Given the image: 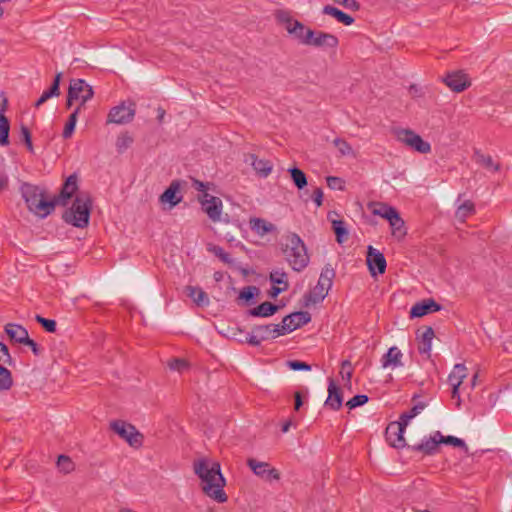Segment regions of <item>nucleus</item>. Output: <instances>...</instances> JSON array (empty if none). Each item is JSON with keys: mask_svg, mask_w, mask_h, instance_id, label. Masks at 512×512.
Listing matches in <instances>:
<instances>
[{"mask_svg": "<svg viewBox=\"0 0 512 512\" xmlns=\"http://www.w3.org/2000/svg\"><path fill=\"white\" fill-rule=\"evenodd\" d=\"M194 473L201 479L202 490L211 499L224 503L228 497L224 491L226 480L218 462L209 463L205 458L194 461Z\"/></svg>", "mask_w": 512, "mask_h": 512, "instance_id": "obj_1", "label": "nucleus"}, {"mask_svg": "<svg viewBox=\"0 0 512 512\" xmlns=\"http://www.w3.org/2000/svg\"><path fill=\"white\" fill-rule=\"evenodd\" d=\"M194 473L201 479L202 490L211 499L224 503L228 497L224 491L226 480L218 462L209 463L205 458L194 461Z\"/></svg>", "mask_w": 512, "mask_h": 512, "instance_id": "obj_2", "label": "nucleus"}, {"mask_svg": "<svg viewBox=\"0 0 512 512\" xmlns=\"http://www.w3.org/2000/svg\"><path fill=\"white\" fill-rule=\"evenodd\" d=\"M282 251L294 271L300 272L308 266L310 259L307 248L298 234L290 233L286 236Z\"/></svg>", "mask_w": 512, "mask_h": 512, "instance_id": "obj_3", "label": "nucleus"}, {"mask_svg": "<svg viewBox=\"0 0 512 512\" xmlns=\"http://www.w3.org/2000/svg\"><path fill=\"white\" fill-rule=\"evenodd\" d=\"M20 191L29 211L40 218H45L54 211V203L44 198V192L38 186L23 183Z\"/></svg>", "mask_w": 512, "mask_h": 512, "instance_id": "obj_4", "label": "nucleus"}, {"mask_svg": "<svg viewBox=\"0 0 512 512\" xmlns=\"http://www.w3.org/2000/svg\"><path fill=\"white\" fill-rule=\"evenodd\" d=\"M92 209V199L88 193H80L74 199L72 206L63 214L66 223L77 228H85L89 224Z\"/></svg>", "mask_w": 512, "mask_h": 512, "instance_id": "obj_5", "label": "nucleus"}, {"mask_svg": "<svg viewBox=\"0 0 512 512\" xmlns=\"http://www.w3.org/2000/svg\"><path fill=\"white\" fill-rule=\"evenodd\" d=\"M335 270L327 264L321 271L317 285L304 295L305 306L315 305L325 299L332 287Z\"/></svg>", "mask_w": 512, "mask_h": 512, "instance_id": "obj_6", "label": "nucleus"}, {"mask_svg": "<svg viewBox=\"0 0 512 512\" xmlns=\"http://www.w3.org/2000/svg\"><path fill=\"white\" fill-rule=\"evenodd\" d=\"M94 91L84 79H72L69 84L66 107L71 108L74 101H80L77 107L80 111L85 107L88 100L92 99Z\"/></svg>", "mask_w": 512, "mask_h": 512, "instance_id": "obj_7", "label": "nucleus"}, {"mask_svg": "<svg viewBox=\"0 0 512 512\" xmlns=\"http://www.w3.org/2000/svg\"><path fill=\"white\" fill-rule=\"evenodd\" d=\"M113 432L125 440L131 447L139 448L143 445L144 436L136 429V427L123 420H114L110 423Z\"/></svg>", "mask_w": 512, "mask_h": 512, "instance_id": "obj_8", "label": "nucleus"}, {"mask_svg": "<svg viewBox=\"0 0 512 512\" xmlns=\"http://www.w3.org/2000/svg\"><path fill=\"white\" fill-rule=\"evenodd\" d=\"M394 134L399 142L421 154L431 152L430 143L423 140L420 135L411 129L399 128L394 131Z\"/></svg>", "mask_w": 512, "mask_h": 512, "instance_id": "obj_9", "label": "nucleus"}, {"mask_svg": "<svg viewBox=\"0 0 512 512\" xmlns=\"http://www.w3.org/2000/svg\"><path fill=\"white\" fill-rule=\"evenodd\" d=\"M339 45L338 38L331 33L324 31H315L311 29V32L307 34L306 46H312L316 48H332L335 49Z\"/></svg>", "mask_w": 512, "mask_h": 512, "instance_id": "obj_10", "label": "nucleus"}, {"mask_svg": "<svg viewBox=\"0 0 512 512\" xmlns=\"http://www.w3.org/2000/svg\"><path fill=\"white\" fill-rule=\"evenodd\" d=\"M135 116V104L130 103L128 106L121 103L110 109L107 123L127 124L130 123Z\"/></svg>", "mask_w": 512, "mask_h": 512, "instance_id": "obj_11", "label": "nucleus"}, {"mask_svg": "<svg viewBox=\"0 0 512 512\" xmlns=\"http://www.w3.org/2000/svg\"><path fill=\"white\" fill-rule=\"evenodd\" d=\"M311 321V314L307 311H297L285 316L281 324L283 335L301 328Z\"/></svg>", "mask_w": 512, "mask_h": 512, "instance_id": "obj_12", "label": "nucleus"}, {"mask_svg": "<svg viewBox=\"0 0 512 512\" xmlns=\"http://www.w3.org/2000/svg\"><path fill=\"white\" fill-rule=\"evenodd\" d=\"M247 466L253 471V473L266 480V481H278L280 479L279 471L271 467L268 462H261L254 458H249L247 460Z\"/></svg>", "mask_w": 512, "mask_h": 512, "instance_id": "obj_13", "label": "nucleus"}, {"mask_svg": "<svg viewBox=\"0 0 512 512\" xmlns=\"http://www.w3.org/2000/svg\"><path fill=\"white\" fill-rule=\"evenodd\" d=\"M405 429L406 427L398 421L388 424L385 430V438L391 447L401 449L408 446L404 438Z\"/></svg>", "mask_w": 512, "mask_h": 512, "instance_id": "obj_14", "label": "nucleus"}, {"mask_svg": "<svg viewBox=\"0 0 512 512\" xmlns=\"http://www.w3.org/2000/svg\"><path fill=\"white\" fill-rule=\"evenodd\" d=\"M366 263L372 276L384 274L386 271L387 263L384 254L371 245L367 248Z\"/></svg>", "mask_w": 512, "mask_h": 512, "instance_id": "obj_15", "label": "nucleus"}, {"mask_svg": "<svg viewBox=\"0 0 512 512\" xmlns=\"http://www.w3.org/2000/svg\"><path fill=\"white\" fill-rule=\"evenodd\" d=\"M78 189V177L76 174H71L61 187V190L57 196L52 199L54 208L56 205L66 206L69 199Z\"/></svg>", "mask_w": 512, "mask_h": 512, "instance_id": "obj_16", "label": "nucleus"}, {"mask_svg": "<svg viewBox=\"0 0 512 512\" xmlns=\"http://www.w3.org/2000/svg\"><path fill=\"white\" fill-rule=\"evenodd\" d=\"M443 82L456 93H460L470 87L471 82L466 73L463 71H453L447 73Z\"/></svg>", "mask_w": 512, "mask_h": 512, "instance_id": "obj_17", "label": "nucleus"}, {"mask_svg": "<svg viewBox=\"0 0 512 512\" xmlns=\"http://www.w3.org/2000/svg\"><path fill=\"white\" fill-rule=\"evenodd\" d=\"M203 211L213 221H220L222 213V201L215 196H209L208 198H199Z\"/></svg>", "mask_w": 512, "mask_h": 512, "instance_id": "obj_18", "label": "nucleus"}, {"mask_svg": "<svg viewBox=\"0 0 512 512\" xmlns=\"http://www.w3.org/2000/svg\"><path fill=\"white\" fill-rule=\"evenodd\" d=\"M407 448L413 452H420L423 455H435L439 451V441L436 432L429 437L422 439L420 443L409 445Z\"/></svg>", "mask_w": 512, "mask_h": 512, "instance_id": "obj_19", "label": "nucleus"}, {"mask_svg": "<svg viewBox=\"0 0 512 512\" xmlns=\"http://www.w3.org/2000/svg\"><path fill=\"white\" fill-rule=\"evenodd\" d=\"M440 310L441 305L438 304L434 299L429 298L415 303L410 309L409 314L410 318H419Z\"/></svg>", "mask_w": 512, "mask_h": 512, "instance_id": "obj_20", "label": "nucleus"}, {"mask_svg": "<svg viewBox=\"0 0 512 512\" xmlns=\"http://www.w3.org/2000/svg\"><path fill=\"white\" fill-rule=\"evenodd\" d=\"M274 16L279 24L284 25L289 35L295 33L296 29L301 28V22L299 20L293 19L291 12L288 10L278 9L275 11Z\"/></svg>", "mask_w": 512, "mask_h": 512, "instance_id": "obj_21", "label": "nucleus"}, {"mask_svg": "<svg viewBox=\"0 0 512 512\" xmlns=\"http://www.w3.org/2000/svg\"><path fill=\"white\" fill-rule=\"evenodd\" d=\"M343 396L341 389L335 384L332 378L329 379L328 397L325 405L334 411H338L342 407Z\"/></svg>", "mask_w": 512, "mask_h": 512, "instance_id": "obj_22", "label": "nucleus"}, {"mask_svg": "<svg viewBox=\"0 0 512 512\" xmlns=\"http://www.w3.org/2000/svg\"><path fill=\"white\" fill-rule=\"evenodd\" d=\"M246 163H249L260 177H267L272 171V163L266 159H259L255 154L245 156Z\"/></svg>", "mask_w": 512, "mask_h": 512, "instance_id": "obj_23", "label": "nucleus"}, {"mask_svg": "<svg viewBox=\"0 0 512 512\" xmlns=\"http://www.w3.org/2000/svg\"><path fill=\"white\" fill-rule=\"evenodd\" d=\"M180 182L174 180L169 187L161 194L159 200L162 203H169L170 207H174L182 201V196L179 195Z\"/></svg>", "mask_w": 512, "mask_h": 512, "instance_id": "obj_24", "label": "nucleus"}, {"mask_svg": "<svg viewBox=\"0 0 512 512\" xmlns=\"http://www.w3.org/2000/svg\"><path fill=\"white\" fill-rule=\"evenodd\" d=\"M4 330L11 341L19 344H24L29 338L26 328L16 323H7Z\"/></svg>", "mask_w": 512, "mask_h": 512, "instance_id": "obj_25", "label": "nucleus"}, {"mask_svg": "<svg viewBox=\"0 0 512 512\" xmlns=\"http://www.w3.org/2000/svg\"><path fill=\"white\" fill-rule=\"evenodd\" d=\"M402 352L396 347H390L388 351L381 358V365L383 368H397L403 366Z\"/></svg>", "mask_w": 512, "mask_h": 512, "instance_id": "obj_26", "label": "nucleus"}, {"mask_svg": "<svg viewBox=\"0 0 512 512\" xmlns=\"http://www.w3.org/2000/svg\"><path fill=\"white\" fill-rule=\"evenodd\" d=\"M253 333H257L262 341L283 335L280 324L258 325L253 328Z\"/></svg>", "mask_w": 512, "mask_h": 512, "instance_id": "obj_27", "label": "nucleus"}, {"mask_svg": "<svg viewBox=\"0 0 512 512\" xmlns=\"http://www.w3.org/2000/svg\"><path fill=\"white\" fill-rule=\"evenodd\" d=\"M249 227L255 234L261 237L276 230L274 224L257 217L250 218Z\"/></svg>", "mask_w": 512, "mask_h": 512, "instance_id": "obj_28", "label": "nucleus"}, {"mask_svg": "<svg viewBox=\"0 0 512 512\" xmlns=\"http://www.w3.org/2000/svg\"><path fill=\"white\" fill-rule=\"evenodd\" d=\"M419 345L418 351L422 355H426L428 358L430 357L431 349H432V340L434 338V330L432 327H426L422 334L418 337Z\"/></svg>", "mask_w": 512, "mask_h": 512, "instance_id": "obj_29", "label": "nucleus"}, {"mask_svg": "<svg viewBox=\"0 0 512 512\" xmlns=\"http://www.w3.org/2000/svg\"><path fill=\"white\" fill-rule=\"evenodd\" d=\"M279 310V306L265 301L255 308L248 310V315L252 317H270Z\"/></svg>", "mask_w": 512, "mask_h": 512, "instance_id": "obj_30", "label": "nucleus"}, {"mask_svg": "<svg viewBox=\"0 0 512 512\" xmlns=\"http://www.w3.org/2000/svg\"><path fill=\"white\" fill-rule=\"evenodd\" d=\"M388 222L392 230V235L398 240L404 238L407 232L404 220L400 217L398 211L392 214L391 218L388 219Z\"/></svg>", "mask_w": 512, "mask_h": 512, "instance_id": "obj_31", "label": "nucleus"}, {"mask_svg": "<svg viewBox=\"0 0 512 512\" xmlns=\"http://www.w3.org/2000/svg\"><path fill=\"white\" fill-rule=\"evenodd\" d=\"M322 13L334 17L338 22L347 26L354 23V18L352 16L331 5L324 6Z\"/></svg>", "mask_w": 512, "mask_h": 512, "instance_id": "obj_32", "label": "nucleus"}, {"mask_svg": "<svg viewBox=\"0 0 512 512\" xmlns=\"http://www.w3.org/2000/svg\"><path fill=\"white\" fill-rule=\"evenodd\" d=\"M332 212L328 213V219L331 220L333 232L336 235V241L342 244L348 239V230L346 229L345 222L343 220H336L331 218ZM333 214L337 215L336 212Z\"/></svg>", "mask_w": 512, "mask_h": 512, "instance_id": "obj_33", "label": "nucleus"}, {"mask_svg": "<svg viewBox=\"0 0 512 512\" xmlns=\"http://www.w3.org/2000/svg\"><path fill=\"white\" fill-rule=\"evenodd\" d=\"M186 290L188 292L187 293L188 296L190 298H192L194 303L197 304L198 306H207L209 304L208 295L201 288L194 287V286H187Z\"/></svg>", "mask_w": 512, "mask_h": 512, "instance_id": "obj_34", "label": "nucleus"}, {"mask_svg": "<svg viewBox=\"0 0 512 512\" xmlns=\"http://www.w3.org/2000/svg\"><path fill=\"white\" fill-rule=\"evenodd\" d=\"M288 172L291 176L293 184L297 189L302 190L308 184L306 174L297 167H291L288 169Z\"/></svg>", "mask_w": 512, "mask_h": 512, "instance_id": "obj_35", "label": "nucleus"}, {"mask_svg": "<svg viewBox=\"0 0 512 512\" xmlns=\"http://www.w3.org/2000/svg\"><path fill=\"white\" fill-rule=\"evenodd\" d=\"M269 280L276 286L285 287V290L289 288L288 275L282 269H275L270 272Z\"/></svg>", "mask_w": 512, "mask_h": 512, "instance_id": "obj_36", "label": "nucleus"}, {"mask_svg": "<svg viewBox=\"0 0 512 512\" xmlns=\"http://www.w3.org/2000/svg\"><path fill=\"white\" fill-rule=\"evenodd\" d=\"M467 368L464 364H456L448 377L450 385H461L463 379L467 376Z\"/></svg>", "mask_w": 512, "mask_h": 512, "instance_id": "obj_37", "label": "nucleus"}, {"mask_svg": "<svg viewBox=\"0 0 512 512\" xmlns=\"http://www.w3.org/2000/svg\"><path fill=\"white\" fill-rule=\"evenodd\" d=\"M370 208H372V213L374 215H379L386 220L391 218L392 214H394L397 211L394 207L379 202L371 203Z\"/></svg>", "mask_w": 512, "mask_h": 512, "instance_id": "obj_38", "label": "nucleus"}, {"mask_svg": "<svg viewBox=\"0 0 512 512\" xmlns=\"http://www.w3.org/2000/svg\"><path fill=\"white\" fill-rule=\"evenodd\" d=\"M80 112V107H76L74 111L70 114L62 133L64 139H69L73 135L77 123V118Z\"/></svg>", "mask_w": 512, "mask_h": 512, "instance_id": "obj_39", "label": "nucleus"}, {"mask_svg": "<svg viewBox=\"0 0 512 512\" xmlns=\"http://www.w3.org/2000/svg\"><path fill=\"white\" fill-rule=\"evenodd\" d=\"M436 437L438 438L439 445L440 444L452 445L454 447H461V448H464L465 450H468L466 443L460 438H457V437L451 436V435L444 436L441 434L440 431H436Z\"/></svg>", "mask_w": 512, "mask_h": 512, "instance_id": "obj_40", "label": "nucleus"}, {"mask_svg": "<svg viewBox=\"0 0 512 512\" xmlns=\"http://www.w3.org/2000/svg\"><path fill=\"white\" fill-rule=\"evenodd\" d=\"M474 159L476 163L484 166L485 168H493L494 171H498L500 169L499 164H494V161L490 155H485L481 153L480 150L474 151Z\"/></svg>", "mask_w": 512, "mask_h": 512, "instance_id": "obj_41", "label": "nucleus"}, {"mask_svg": "<svg viewBox=\"0 0 512 512\" xmlns=\"http://www.w3.org/2000/svg\"><path fill=\"white\" fill-rule=\"evenodd\" d=\"M260 293V289L256 286L250 285L244 287L238 296L239 300H243L247 305L253 302V299L258 296Z\"/></svg>", "mask_w": 512, "mask_h": 512, "instance_id": "obj_42", "label": "nucleus"}, {"mask_svg": "<svg viewBox=\"0 0 512 512\" xmlns=\"http://www.w3.org/2000/svg\"><path fill=\"white\" fill-rule=\"evenodd\" d=\"M134 142L133 137L128 132L121 133L116 140V149L119 154L124 153Z\"/></svg>", "mask_w": 512, "mask_h": 512, "instance_id": "obj_43", "label": "nucleus"}, {"mask_svg": "<svg viewBox=\"0 0 512 512\" xmlns=\"http://www.w3.org/2000/svg\"><path fill=\"white\" fill-rule=\"evenodd\" d=\"M425 407L424 403H418L414 405L409 411L401 414L399 421L404 427H407L410 420L420 413Z\"/></svg>", "mask_w": 512, "mask_h": 512, "instance_id": "obj_44", "label": "nucleus"}, {"mask_svg": "<svg viewBox=\"0 0 512 512\" xmlns=\"http://www.w3.org/2000/svg\"><path fill=\"white\" fill-rule=\"evenodd\" d=\"M13 386V378L11 371L0 364V389L3 391L9 390Z\"/></svg>", "mask_w": 512, "mask_h": 512, "instance_id": "obj_45", "label": "nucleus"}, {"mask_svg": "<svg viewBox=\"0 0 512 512\" xmlns=\"http://www.w3.org/2000/svg\"><path fill=\"white\" fill-rule=\"evenodd\" d=\"M10 123L5 115H0V145L7 146L9 144Z\"/></svg>", "mask_w": 512, "mask_h": 512, "instance_id": "obj_46", "label": "nucleus"}, {"mask_svg": "<svg viewBox=\"0 0 512 512\" xmlns=\"http://www.w3.org/2000/svg\"><path fill=\"white\" fill-rule=\"evenodd\" d=\"M475 213L474 203L470 200L462 203L456 210V217L464 221L468 216Z\"/></svg>", "mask_w": 512, "mask_h": 512, "instance_id": "obj_47", "label": "nucleus"}, {"mask_svg": "<svg viewBox=\"0 0 512 512\" xmlns=\"http://www.w3.org/2000/svg\"><path fill=\"white\" fill-rule=\"evenodd\" d=\"M208 251L213 253L216 257H218L225 264H233V259L230 254L225 252V250L218 245H209Z\"/></svg>", "mask_w": 512, "mask_h": 512, "instance_id": "obj_48", "label": "nucleus"}, {"mask_svg": "<svg viewBox=\"0 0 512 512\" xmlns=\"http://www.w3.org/2000/svg\"><path fill=\"white\" fill-rule=\"evenodd\" d=\"M311 32V28L306 27L301 22V28L296 29L295 33H292L290 36H292L295 40H297L300 44L305 45L307 44V34Z\"/></svg>", "mask_w": 512, "mask_h": 512, "instance_id": "obj_49", "label": "nucleus"}, {"mask_svg": "<svg viewBox=\"0 0 512 512\" xmlns=\"http://www.w3.org/2000/svg\"><path fill=\"white\" fill-rule=\"evenodd\" d=\"M35 320L43 327L45 331L49 333H54L56 331L57 324L55 320L44 318L41 315H36Z\"/></svg>", "mask_w": 512, "mask_h": 512, "instance_id": "obj_50", "label": "nucleus"}, {"mask_svg": "<svg viewBox=\"0 0 512 512\" xmlns=\"http://www.w3.org/2000/svg\"><path fill=\"white\" fill-rule=\"evenodd\" d=\"M57 466L64 473H69L74 469L72 460L66 455H60L58 457Z\"/></svg>", "mask_w": 512, "mask_h": 512, "instance_id": "obj_51", "label": "nucleus"}, {"mask_svg": "<svg viewBox=\"0 0 512 512\" xmlns=\"http://www.w3.org/2000/svg\"><path fill=\"white\" fill-rule=\"evenodd\" d=\"M369 398L367 395L364 394H358L352 397L348 402L346 403V406L352 410L356 407L362 406L368 402Z\"/></svg>", "mask_w": 512, "mask_h": 512, "instance_id": "obj_52", "label": "nucleus"}, {"mask_svg": "<svg viewBox=\"0 0 512 512\" xmlns=\"http://www.w3.org/2000/svg\"><path fill=\"white\" fill-rule=\"evenodd\" d=\"M334 145L338 148L341 155H350L352 154L353 150L351 145L344 139L336 138L333 141Z\"/></svg>", "mask_w": 512, "mask_h": 512, "instance_id": "obj_53", "label": "nucleus"}, {"mask_svg": "<svg viewBox=\"0 0 512 512\" xmlns=\"http://www.w3.org/2000/svg\"><path fill=\"white\" fill-rule=\"evenodd\" d=\"M21 140L25 143L27 149L30 152H33V144L31 139V132L29 128L25 125H21L20 127Z\"/></svg>", "mask_w": 512, "mask_h": 512, "instance_id": "obj_54", "label": "nucleus"}, {"mask_svg": "<svg viewBox=\"0 0 512 512\" xmlns=\"http://www.w3.org/2000/svg\"><path fill=\"white\" fill-rule=\"evenodd\" d=\"M327 186L330 189L343 190L345 188V182L342 178L336 176H328L326 178Z\"/></svg>", "mask_w": 512, "mask_h": 512, "instance_id": "obj_55", "label": "nucleus"}, {"mask_svg": "<svg viewBox=\"0 0 512 512\" xmlns=\"http://www.w3.org/2000/svg\"><path fill=\"white\" fill-rule=\"evenodd\" d=\"M168 366L171 370L182 372L188 368V362L181 358H174L168 362Z\"/></svg>", "mask_w": 512, "mask_h": 512, "instance_id": "obj_56", "label": "nucleus"}, {"mask_svg": "<svg viewBox=\"0 0 512 512\" xmlns=\"http://www.w3.org/2000/svg\"><path fill=\"white\" fill-rule=\"evenodd\" d=\"M287 366L291 370H294V371H300V370L309 371V370H311V366L308 363L300 361V360H289V361H287Z\"/></svg>", "mask_w": 512, "mask_h": 512, "instance_id": "obj_57", "label": "nucleus"}, {"mask_svg": "<svg viewBox=\"0 0 512 512\" xmlns=\"http://www.w3.org/2000/svg\"><path fill=\"white\" fill-rule=\"evenodd\" d=\"M12 357L10 355L7 345L0 342V364H11Z\"/></svg>", "mask_w": 512, "mask_h": 512, "instance_id": "obj_58", "label": "nucleus"}, {"mask_svg": "<svg viewBox=\"0 0 512 512\" xmlns=\"http://www.w3.org/2000/svg\"><path fill=\"white\" fill-rule=\"evenodd\" d=\"M193 187L199 191L202 192V195L199 196V198H208L210 195L207 193V190L209 189V183H204L200 180L194 179L193 180Z\"/></svg>", "mask_w": 512, "mask_h": 512, "instance_id": "obj_59", "label": "nucleus"}, {"mask_svg": "<svg viewBox=\"0 0 512 512\" xmlns=\"http://www.w3.org/2000/svg\"><path fill=\"white\" fill-rule=\"evenodd\" d=\"M340 374L342 375V378L346 380L347 382H350L352 377V368L351 363L348 360H345L342 362V369Z\"/></svg>", "mask_w": 512, "mask_h": 512, "instance_id": "obj_60", "label": "nucleus"}, {"mask_svg": "<svg viewBox=\"0 0 512 512\" xmlns=\"http://www.w3.org/2000/svg\"><path fill=\"white\" fill-rule=\"evenodd\" d=\"M335 3L344 6L347 9L358 11L360 4L356 0H333Z\"/></svg>", "mask_w": 512, "mask_h": 512, "instance_id": "obj_61", "label": "nucleus"}, {"mask_svg": "<svg viewBox=\"0 0 512 512\" xmlns=\"http://www.w3.org/2000/svg\"><path fill=\"white\" fill-rule=\"evenodd\" d=\"M62 73H57L55 75L54 81L51 84L50 88L48 89L50 91V94L53 96H58L60 94V81H61Z\"/></svg>", "mask_w": 512, "mask_h": 512, "instance_id": "obj_62", "label": "nucleus"}, {"mask_svg": "<svg viewBox=\"0 0 512 512\" xmlns=\"http://www.w3.org/2000/svg\"><path fill=\"white\" fill-rule=\"evenodd\" d=\"M245 341L251 346H259L262 342L258 334L253 333V331L250 334H247Z\"/></svg>", "mask_w": 512, "mask_h": 512, "instance_id": "obj_63", "label": "nucleus"}, {"mask_svg": "<svg viewBox=\"0 0 512 512\" xmlns=\"http://www.w3.org/2000/svg\"><path fill=\"white\" fill-rule=\"evenodd\" d=\"M24 345H27L31 348L33 354L35 356L41 355L43 349L40 348V346L32 339L28 338L27 341L24 343Z\"/></svg>", "mask_w": 512, "mask_h": 512, "instance_id": "obj_64", "label": "nucleus"}]
</instances>
